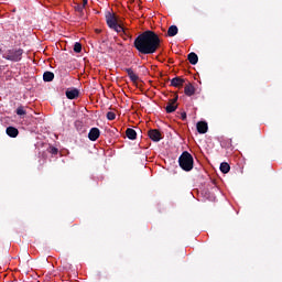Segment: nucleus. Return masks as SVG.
Here are the masks:
<instances>
[{
	"label": "nucleus",
	"instance_id": "obj_1",
	"mask_svg": "<svg viewBox=\"0 0 282 282\" xmlns=\"http://www.w3.org/2000/svg\"><path fill=\"white\" fill-rule=\"evenodd\" d=\"M162 45V40L158 33L148 30L139 34L133 43L139 54H155Z\"/></svg>",
	"mask_w": 282,
	"mask_h": 282
},
{
	"label": "nucleus",
	"instance_id": "obj_2",
	"mask_svg": "<svg viewBox=\"0 0 282 282\" xmlns=\"http://www.w3.org/2000/svg\"><path fill=\"white\" fill-rule=\"evenodd\" d=\"M106 23L110 30H115L118 34L124 31V26L120 24V21L118 20V17H116V13L108 12L106 14Z\"/></svg>",
	"mask_w": 282,
	"mask_h": 282
},
{
	"label": "nucleus",
	"instance_id": "obj_3",
	"mask_svg": "<svg viewBox=\"0 0 282 282\" xmlns=\"http://www.w3.org/2000/svg\"><path fill=\"white\" fill-rule=\"evenodd\" d=\"M178 164L183 171H193V155L188 151L183 152L178 158Z\"/></svg>",
	"mask_w": 282,
	"mask_h": 282
},
{
	"label": "nucleus",
	"instance_id": "obj_4",
	"mask_svg": "<svg viewBox=\"0 0 282 282\" xmlns=\"http://www.w3.org/2000/svg\"><path fill=\"white\" fill-rule=\"evenodd\" d=\"M23 56V48H11L2 54V58L6 61H11L12 63H19Z\"/></svg>",
	"mask_w": 282,
	"mask_h": 282
},
{
	"label": "nucleus",
	"instance_id": "obj_5",
	"mask_svg": "<svg viewBox=\"0 0 282 282\" xmlns=\"http://www.w3.org/2000/svg\"><path fill=\"white\" fill-rule=\"evenodd\" d=\"M180 96L175 95V97L173 99H170L166 107H165V111L166 113H173L175 111H177V100H178Z\"/></svg>",
	"mask_w": 282,
	"mask_h": 282
},
{
	"label": "nucleus",
	"instance_id": "obj_6",
	"mask_svg": "<svg viewBox=\"0 0 282 282\" xmlns=\"http://www.w3.org/2000/svg\"><path fill=\"white\" fill-rule=\"evenodd\" d=\"M148 135L152 142H160L162 140V132L158 129L149 130Z\"/></svg>",
	"mask_w": 282,
	"mask_h": 282
},
{
	"label": "nucleus",
	"instance_id": "obj_7",
	"mask_svg": "<svg viewBox=\"0 0 282 282\" xmlns=\"http://www.w3.org/2000/svg\"><path fill=\"white\" fill-rule=\"evenodd\" d=\"M100 138V129L98 128H91L89 133H88V139L91 142H96Z\"/></svg>",
	"mask_w": 282,
	"mask_h": 282
},
{
	"label": "nucleus",
	"instance_id": "obj_8",
	"mask_svg": "<svg viewBox=\"0 0 282 282\" xmlns=\"http://www.w3.org/2000/svg\"><path fill=\"white\" fill-rule=\"evenodd\" d=\"M79 95L80 91L77 88L66 90V98H68V100H76V98H78Z\"/></svg>",
	"mask_w": 282,
	"mask_h": 282
},
{
	"label": "nucleus",
	"instance_id": "obj_9",
	"mask_svg": "<svg viewBox=\"0 0 282 282\" xmlns=\"http://www.w3.org/2000/svg\"><path fill=\"white\" fill-rule=\"evenodd\" d=\"M196 129L198 133H207L208 132V123L206 121H198L196 124Z\"/></svg>",
	"mask_w": 282,
	"mask_h": 282
},
{
	"label": "nucleus",
	"instance_id": "obj_10",
	"mask_svg": "<svg viewBox=\"0 0 282 282\" xmlns=\"http://www.w3.org/2000/svg\"><path fill=\"white\" fill-rule=\"evenodd\" d=\"M124 72L128 74L132 83H138V80H140V77L133 72L132 68H124Z\"/></svg>",
	"mask_w": 282,
	"mask_h": 282
},
{
	"label": "nucleus",
	"instance_id": "obj_11",
	"mask_svg": "<svg viewBox=\"0 0 282 282\" xmlns=\"http://www.w3.org/2000/svg\"><path fill=\"white\" fill-rule=\"evenodd\" d=\"M184 83L182 77H174L171 79V87H184Z\"/></svg>",
	"mask_w": 282,
	"mask_h": 282
},
{
	"label": "nucleus",
	"instance_id": "obj_12",
	"mask_svg": "<svg viewBox=\"0 0 282 282\" xmlns=\"http://www.w3.org/2000/svg\"><path fill=\"white\" fill-rule=\"evenodd\" d=\"M185 96H195V86L193 84L188 83L185 85L184 88Z\"/></svg>",
	"mask_w": 282,
	"mask_h": 282
},
{
	"label": "nucleus",
	"instance_id": "obj_13",
	"mask_svg": "<svg viewBox=\"0 0 282 282\" xmlns=\"http://www.w3.org/2000/svg\"><path fill=\"white\" fill-rule=\"evenodd\" d=\"M7 135H9V138H17V135H19V129L14 128V127H8L6 130Z\"/></svg>",
	"mask_w": 282,
	"mask_h": 282
},
{
	"label": "nucleus",
	"instance_id": "obj_14",
	"mask_svg": "<svg viewBox=\"0 0 282 282\" xmlns=\"http://www.w3.org/2000/svg\"><path fill=\"white\" fill-rule=\"evenodd\" d=\"M187 59L189 61L191 65H197L199 62V57L195 52H192L187 55Z\"/></svg>",
	"mask_w": 282,
	"mask_h": 282
},
{
	"label": "nucleus",
	"instance_id": "obj_15",
	"mask_svg": "<svg viewBox=\"0 0 282 282\" xmlns=\"http://www.w3.org/2000/svg\"><path fill=\"white\" fill-rule=\"evenodd\" d=\"M126 135L129 140H135L138 138V132H135L133 128H128L126 130Z\"/></svg>",
	"mask_w": 282,
	"mask_h": 282
},
{
	"label": "nucleus",
	"instance_id": "obj_16",
	"mask_svg": "<svg viewBox=\"0 0 282 282\" xmlns=\"http://www.w3.org/2000/svg\"><path fill=\"white\" fill-rule=\"evenodd\" d=\"M177 32H180V29H177V25H171L169 29H167V36H177Z\"/></svg>",
	"mask_w": 282,
	"mask_h": 282
},
{
	"label": "nucleus",
	"instance_id": "obj_17",
	"mask_svg": "<svg viewBox=\"0 0 282 282\" xmlns=\"http://www.w3.org/2000/svg\"><path fill=\"white\" fill-rule=\"evenodd\" d=\"M43 80L44 83H52V80H54V74L50 70L44 72Z\"/></svg>",
	"mask_w": 282,
	"mask_h": 282
},
{
	"label": "nucleus",
	"instance_id": "obj_18",
	"mask_svg": "<svg viewBox=\"0 0 282 282\" xmlns=\"http://www.w3.org/2000/svg\"><path fill=\"white\" fill-rule=\"evenodd\" d=\"M85 4H80V3H75L74 10L75 12H78L80 14V17H83V14H85Z\"/></svg>",
	"mask_w": 282,
	"mask_h": 282
},
{
	"label": "nucleus",
	"instance_id": "obj_19",
	"mask_svg": "<svg viewBox=\"0 0 282 282\" xmlns=\"http://www.w3.org/2000/svg\"><path fill=\"white\" fill-rule=\"evenodd\" d=\"M220 171L221 173H230V164H228L227 162H223L220 164Z\"/></svg>",
	"mask_w": 282,
	"mask_h": 282
},
{
	"label": "nucleus",
	"instance_id": "obj_20",
	"mask_svg": "<svg viewBox=\"0 0 282 282\" xmlns=\"http://www.w3.org/2000/svg\"><path fill=\"white\" fill-rule=\"evenodd\" d=\"M74 52H75L76 54H80V53L83 52V44H80V42H76V43L74 44Z\"/></svg>",
	"mask_w": 282,
	"mask_h": 282
},
{
	"label": "nucleus",
	"instance_id": "obj_21",
	"mask_svg": "<svg viewBox=\"0 0 282 282\" xmlns=\"http://www.w3.org/2000/svg\"><path fill=\"white\" fill-rule=\"evenodd\" d=\"M15 113H17V116H25L28 113V111H25V107L20 106L17 108Z\"/></svg>",
	"mask_w": 282,
	"mask_h": 282
},
{
	"label": "nucleus",
	"instance_id": "obj_22",
	"mask_svg": "<svg viewBox=\"0 0 282 282\" xmlns=\"http://www.w3.org/2000/svg\"><path fill=\"white\" fill-rule=\"evenodd\" d=\"M121 36H123L124 41H127L128 39H131V33H129V31L127 29L123 28V31H121Z\"/></svg>",
	"mask_w": 282,
	"mask_h": 282
},
{
	"label": "nucleus",
	"instance_id": "obj_23",
	"mask_svg": "<svg viewBox=\"0 0 282 282\" xmlns=\"http://www.w3.org/2000/svg\"><path fill=\"white\" fill-rule=\"evenodd\" d=\"M107 120H116V112L109 111L106 115Z\"/></svg>",
	"mask_w": 282,
	"mask_h": 282
},
{
	"label": "nucleus",
	"instance_id": "obj_24",
	"mask_svg": "<svg viewBox=\"0 0 282 282\" xmlns=\"http://www.w3.org/2000/svg\"><path fill=\"white\" fill-rule=\"evenodd\" d=\"M181 120H186V112L181 113Z\"/></svg>",
	"mask_w": 282,
	"mask_h": 282
},
{
	"label": "nucleus",
	"instance_id": "obj_25",
	"mask_svg": "<svg viewBox=\"0 0 282 282\" xmlns=\"http://www.w3.org/2000/svg\"><path fill=\"white\" fill-rule=\"evenodd\" d=\"M52 153H58V150L56 148H53Z\"/></svg>",
	"mask_w": 282,
	"mask_h": 282
},
{
	"label": "nucleus",
	"instance_id": "obj_26",
	"mask_svg": "<svg viewBox=\"0 0 282 282\" xmlns=\"http://www.w3.org/2000/svg\"><path fill=\"white\" fill-rule=\"evenodd\" d=\"M88 0H83V6L87 7Z\"/></svg>",
	"mask_w": 282,
	"mask_h": 282
},
{
	"label": "nucleus",
	"instance_id": "obj_27",
	"mask_svg": "<svg viewBox=\"0 0 282 282\" xmlns=\"http://www.w3.org/2000/svg\"><path fill=\"white\" fill-rule=\"evenodd\" d=\"M0 54H3V50L2 48H0Z\"/></svg>",
	"mask_w": 282,
	"mask_h": 282
}]
</instances>
